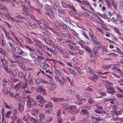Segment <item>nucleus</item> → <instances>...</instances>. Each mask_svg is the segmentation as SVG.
<instances>
[{"label": "nucleus", "instance_id": "f257e3e1", "mask_svg": "<svg viewBox=\"0 0 123 123\" xmlns=\"http://www.w3.org/2000/svg\"><path fill=\"white\" fill-rule=\"evenodd\" d=\"M13 51H14L17 54L21 55L23 56H25L27 55V53L23 51L19 47L15 48Z\"/></svg>", "mask_w": 123, "mask_h": 123}, {"label": "nucleus", "instance_id": "f03ea898", "mask_svg": "<svg viewBox=\"0 0 123 123\" xmlns=\"http://www.w3.org/2000/svg\"><path fill=\"white\" fill-rule=\"evenodd\" d=\"M25 104V102L24 101H22L20 103H18V110L20 113H21L24 111V106Z\"/></svg>", "mask_w": 123, "mask_h": 123}, {"label": "nucleus", "instance_id": "7ed1b4c3", "mask_svg": "<svg viewBox=\"0 0 123 123\" xmlns=\"http://www.w3.org/2000/svg\"><path fill=\"white\" fill-rule=\"evenodd\" d=\"M37 89L38 90V92L42 94L43 95H45L47 94L46 89L44 88V86H40L37 87Z\"/></svg>", "mask_w": 123, "mask_h": 123}, {"label": "nucleus", "instance_id": "20e7f679", "mask_svg": "<svg viewBox=\"0 0 123 123\" xmlns=\"http://www.w3.org/2000/svg\"><path fill=\"white\" fill-rule=\"evenodd\" d=\"M8 61L7 60L1 59L0 62V67H3L5 68L8 67Z\"/></svg>", "mask_w": 123, "mask_h": 123}, {"label": "nucleus", "instance_id": "39448f33", "mask_svg": "<svg viewBox=\"0 0 123 123\" xmlns=\"http://www.w3.org/2000/svg\"><path fill=\"white\" fill-rule=\"evenodd\" d=\"M91 76L88 77V78L94 82H96L97 80V79L99 78V76L97 74L93 73L91 74Z\"/></svg>", "mask_w": 123, "mask_h": 123}, {"label": "nucleus", "instance_id": "423d86ee", "mask_svg": "<svg viewBox=\"0 0 123 123\" xmlns=\"http://www.w3.org/2000/svg\"><path fill=\"white\" fill-rule=\"evenodd\" d=\"M36 105V102L34 101V99L32 98L30 99L29 102H27V105L28 108H30L31 107V105L35 106V105Z\"/></svg>", "mask_w": 123, "mask_h": 123}, {"label": "nucleus", "instance_id": "0eeeda50", "mask_svg": "<svg viewBox=\"0 0 123 123\" xmlns=\"http://www.w3.org/2000/svg\"><path fill=\"white\" fill-rule=\"evenodd\" d=\"M37 25L41 30L45 31L47 32V30L46 28L45 25L44 24L41 22H38L37 23Z\"/></svg>", "mask_w": 123, "mask_h": 123}, {"label": "nucleus", "instance_id": "6e6552de", "mask_svg": "<svg viewBox=\"0 0 123 123\" xmlns=\"http://www.w3.org/2000/svg\"><path fill=\"white\" fill-rule=\"evenodd\" d=\"M82 108L85 109L81 110V111L80 112L81 114H83L84 115H88L89 114V113L87 110L86 109H89L91 108L90 107L85 106L84 107H82Z\"/></svg>", "mask_w": 123, "mask_h": 123}, {"label": "nucleus", "instance_id": "1a4fd4ad", "mask_svg": "<svg viewBox=\"0 0 123 123\" xmlns=\"http://www.w3.org/2000/svg\"><path fill=\"white\" fill-rule=\"evenodd\" d=\"M97 108L98 109H96L95 110V112L98 114H105L106 112L104 110H103L100 111V110L99 109H102L103 108V107L102 106H96Z\"/></svg>", "mask_w": 123, "mask_h": 123}, {"label": "nucleus", "instance_id": "9d476101", "mask_svg": "<svg viewBox=\"0 0 123 123\" xmlns=\"http://www.w3.org/2000/svg\"><path fill=\"white\" fill-rule=\"evenodd\" d=\"M12 58L14 60V61H13L11 60V62L12 63L16 62L17 61H18L20 60L19 58H21V57L16 54H13L12 55Z\"/></svg>", "mask_w": 123, "mask_h": 123}, {"label": "nucleus", "instance_id": "9b49d317", "mask_svg": "<svg viewBox=\"0 0 123 123\" xmlns=\"http://www.w3.org/2000/svg\"><path fill=\"white\" fill-rule=\"evenodd\" d=\"M77 108V106L75 105H71L68 108V110L69 111H71L70 112L72 113L76 114L77 113V111H75V109Z\"/></svg>", "mask_w": 123, "mask_h": 123}, {"label": "nucleus", "instance_id": "f8f14e48", "mask_svg": "<svg viewBox=\"0 0 123 123\" xmlns=\"http://www.w3.org/2000/svg\"><path fill=\"white\" fill-rule=\"evenodd\" d=\"M0 53L2 55L5 56L6 58H7L8 57V54L6 50L3 48L0 47Z\"/></svg>", "mask_w": 123, "mask_h": 123}, {"label": "nucleus", "instance_id": "ddd939ff", "mask_svg": "<svg viewBox=\"0 0 123 123\" xmlns=\"http://www.w3.org/2000/svg\"><path fill=\"white\" fill-rule=\"evenodd\" d=\"M36 100H38V101L41 102V103H44L45 102V100L42 97L40 94H39L36 97Z\"/></svg>", "mask_w": 123, "mask_h": 123}, {"label": "nucleus", "instance_id": "4468645a", "mask_svg": "<svg viewBox=\"0 0 123 123\" xmlns=\"http://www.w3.org/2000/svg\"><path fill=\"white\" fill-rule=\"evenodd\" d=\"M49 38L47 37L43 39L44 41L48 44L53 45H54L53 43L51 40L49 39L48 38Z\"/></svg>", "mask_w": 123, "mask_h": 123}, {"label": "nucleus", "instance_id": "2eb2a0df", "mask_svg": "<svg viewBox=\"0 0 123 123\" xmlns=\"http://www.w3.org/2000/svg\"><path fill=\"white\" fill-rule=\"evenodd\" d=\"M10 14L8 13L3 14L1 13H0V16L4 19H6L8 18L9 17Z\"/></svg>", "mask_w": 123, "mask_h": 123}, {"label": "nucleus", "instance_id": "dca6fc26", "mask_svg": "<svg viewBox=\"0 0 123 123\" xmlns=\"http://www.w3.org/2000/svg\"><path fill=\"white\" fill-rule=\"evenodd\" d=\"M51 99L54 102H61L64 100V99L63 98H51Z\"/></svg>", "mask_w": 123, "mask_h": 123}, {"label": "nucleus", "instance_id": "f3484780", "mask_svg": "<svg viewBox=\"0 0 123 123\" xmlns=\"http://www.w3.org/2000/svg\"><path fill=\"white\" fill-rule=\"evenodd\" d=\"M56 86V84L55 83H53L49 85L48 87V88L49 91H51L55 88Z\"/></svg>", "mask_w": 123, "mask_h": 123}, {"label": "nucleus", "instance_id": "a211bd4d", "mask_svg": "<svg viewBox=\"0 0 123 123\" xmlns=\"http://www.w3.org/2000/svg\"><path fill=\"white\" fill-rule=\"evenodd\" d=\"M59 25L60 27L62 29L66 31L68 30L67 26L61 22L59 24Z\"/></svg>", "mask_w": 123, "mask_h": 123}, {"label": "nucleus", "instance_id": "6ab92c4d", "mask_svg": "<svg viewBox=\"0 0 123 123\" xmlns=\"http://www.w3.org/2000/svg\"><path fill=\"white\" fill-rule=\"evenodd\" d=\"M24 38L25 39L26 41L28 43L31 44H33L34 43V42L32 40L31 38L25 36H24Z\"/></svg>", "mask_w": 123, "mask_h": 123}, {"label": "nucleus", "instance_id": "aec40b11", "mask_svg": "<svg viewBox=\"0 0 123 123\" xmlns=\"http://www.w3.org/2000/svg\"><path fill=\"white\" fill-rule=\"evenodd\" d=\"M21 87V82H20L19 83L16 84L14 86V88L16 91H18Z\"/></svg>", "mask_w": 123, "mask_h": 123}, {"label": "nucleus", "instance_id": "412c9836", "mask_svg": "<svg viewBox=\"0 0 123 123\" xmlns=\"http://www.w3.org/2000/svg\"><path fill=\"white\" fill-rule=\"evenodd\" d=\"M105 85L106 88H107V87H111V86H112L113 84L112 83L107 80H105Z\"/></svg>", "mask_w": 123, "mask_h": 123}, {"label": "nucleus", "instance_id": "4be33fe9", "mask_svg": "<svg viewBox=\"0 0 123 123\" xmlns=\"http://www.w3.org/2000/svg\"><path fill=\"white\" fill-rule=\"evenodd\" d=\"M106 89L107 91H109L108 93H113L115 92L114 91L115 90V89L113 87H107Z\"/></svg>", "mask_w": 123, "mask_h": 123}, {"label": "nucleus", "instance_id": "5701e85b", "mask_svg": "<svg viewBox=\"0 0 123 123\" xmlns=\"http://www.w3.org/2000/svg\"><path fill=\"white\" fill-rule=\"evenodd\" d=\"M61 4L62 6L64 8H67L68 7V8H70L72 7V6L70 4H67L62 2H61Z\"/></svg>", "mask_w": 123, "mask_h": 123}, {"label": "nucleus", "instance_id": "b1692460", "mask_svg": "<svg viewBox=\"0 0 123 123\" xmlns=\"http://www.w3.org/2000/svg\"><path fill=\"white\" fill-rule=\"evenodd\" d=\"M83 48L88 53H91L92 52V50L90 47L87 46H84Z\"/></svg>", "mask_w": 123, "mask_h": 123}, {"label": "nucleus", "instance_id": "393cba45", "mask_svg": "<svg viewBox=\"0 0 123 123\" xmlns=\"http://www.w3.org/2000/svg\"><path fill=\"white\" fill-rule=\"evenodd\" d=\"M89 36L91 38L93 41V44L94 43V42H95L97 41H96L97 39L96 37L93 35L91 34V33H90L89 34Z\"/></svg>", "mask_w": 123, "mask_h": 123}, {"label": "nucleus", "instance_id": "a878e982", "mask_svg": "<svg viewBox=\"0 0 123 123\" xmlns=\"http://www.w3.org/2000/svg\"><path fill=\"white\" fill-rule=\"evenodd\" d=\"M18 116L17 114H12L11 116V119L12 120V121H14L15 122L18 119Z\"/></svg>", "mask_w": 123, "mask_h": 123}, {"label": "nucleus", "instance_id": "bb28decb", "mask_svg": "<svg viewBox=\"0 0 123 123\" xmlns=\"http://www.w3.org/2000/svg\"><path fill=\"white\" fill-rule=\"evenodd\" d=\"M12 111H8L5 114V117L6 118H9L10 117V115L12 114Z\"/></svg>", "mask_w": 123, "mask_h": 123}, {"label": "nucleus", "instance_id": "cd10ccee", "mask_svg": "<svg viewBox=\"0 0 123 123\" xmlns=\"http://www.w3.org/2000/svg\"><path fill=\"white\" fill-rule=\"evenodd\" d=\"M37 55L35 52V51L32 52L30 53V56L35 59L37 58Z\"/></svg>", "mask_w": 123, "mask_h": 123}, {"label": "nucleus", "instance_id": "c85d7f7f", "mask_svg": "<svg viewBox=\"0 0 123 123\" xmlns=\"http://www.w3.org/2000/svg\"><path fill=\"white\" fill-rule=\"evenodd\" d=\"M34 62L35 63L36 65H38L40 63H42V61L40 60L37 58L35 59L34 60Z\"/></svg>", "mask_w": 123, "mask_h": 123}, {"label": "nucleus", "instance_id": "c756f323", "mask_svg": "<svg viewBox=\"0 0 123 123\" xmlns=\"http://www.w3.org/2000/svg\"><path fill=\"white\" fill-rule=\"evenodd\" d=\"M42 68L43 69L46 70L48 68H50L49 65L46 63L42 66Z\"/></svg>", "mask_w": 123, "mask_h": 123}, {"label": "nucleus", "instance_id": "7c9ffc66", "mask_svg": "<svg viewBox=\"0 0 123 123\" xmlns=\"http://www.w3.org/2000/svg\"><path fill=\"white\" fill-rule=\"evenodd\" d=\"M8 67H6V68H5L4 69V70L6 72L9 73L10 74H11L12 71V70L11 68H9L8 69Z\"/></svg>", "mask_w": 123, "mask_h": 123}, {"label": "nucleus", "instance_id": "2f4dec72", "mask_svg": "<svg viewBox=\"0 0 123 123\" xmlns=\"http://www.w3.org/2000/svg\"><path fill=\"white\" fill-rule=\"evenodd\" d=\"M88 102L89 104H92L95 103V101L92 98L90 97L88 99Z\"/></svg>", "mask_w": 123, "mask_h": 123}, {"label": "nucleus", "instance_id": "473e14b6", "mask_svg": "<svg viewBox=\"0 0 123 123\" xmlns=\"http://www.w3.org/2000/svg\"><path fill=\"white\" fill-rule=\"evenodd\" d=\"M6 96L8 97H10L11 98H15V95L13 93L11 92L10 91L9 92V93H7L6 95Z\"/></svg>", "mask_w": 123, "mask_h": 123}, {"label": "nucleus", "instance_id": "72a5a7b5", "mask_svg": "<svg viewBox=\"0 0 123 123\" xmlns=\"http://www.w3.org/2000/svg\"><path fill=\"white\" fill-rule=\"evenodd\" d=\"M25 46L27 50H28L30 51L31 52H34V51H35L34 49H33L32 48L30 47L29 46L25 45Z\"/></svg>", "mask_w": 123, "mask_h": 123}, {"label": "nucleus", "instance_id": "f704fd0d", "mask_svg": "<svg viewBox=\"0 0 123 123\" xmlns=\"http://www.w3.org/2000/svg\"><path fill=\"white\" fill-rule=\"evenodd\" d=\"M86 5L89 6V8L90 9H91L92 11H94V9L92 8V7L91 6V5L90 4V3L88 1H86Z\"/></svg>", "mask_w": 123, "mask_h": 123}, {"label": "nucleus", "instance_id": "c9c22d12", "mask_svg": "<svg viewBox=\"0 0 123 123\" xmlns=\"http://www.w3.org/2000/svg\"><path fill=\"white\" fill-rule=\"evenodd\" d=\"M62 36L63 37L67 36L68 38H70L71 36L69 34L67 33H62Z\"/></svg>", "mask_w": 123, "mask_h": 123}, {"label": "nucleus", "instance_id": "e433bc0d", "mask_svg": "<svg viewBox=\"0 0 123 123\" xmlns=\"http://www.w3.org/2000/svg\"><path fill=\"white\" fill-rule=\"evenodd\" d=\"M53 32L54 34L57 36L61 38H63L62 36V33H59L58 32L54 31V30L53 31Z\"/></svg>", "mask_w": 123, "mask_h": 123}, {"label": "nucleus", "instance_id": "4c0bfd02", "mask_svg": "<svg viewBox=\"0 0 123 123\" xmlns=\"http://www.w3.org/2000/svg\"><path fill=\"white\" fill-rule=\"evenodd\" d=\"M5 106L7 109L10 110H12L13 109L12 107H10L6 102H4Z\"/></svg>", "mask_w": 123, "mask_h": 123}, {"label": "nucleus", "instance_id": "58836bf2", "mask_svg": "<svg viewBox=\"0 0 123 123\" xmlns=\"http://www.w3.org/2000/svg\"><path fill=\"white\" fill-rule=\"evenodd\" d=\"M93 52L95 57L98 56L99 53V51L98 50L94 49L93 50Z\"/></svg>", "mask_w": 123, "mask_h": 123}, {"label": "nucleus", "instance_id": "ea45409f", "mask_svg": "<svg viewBox=\"0 0 123 123\" xmlns=\"http://www.w3.org/2000/svg\"><path fill=\"white\" fill-rule=\"evenodd\" d=\"M48 6L50 8H51V7H52L55 10L57 8V6H56L55 4L54 3H51V7L50 6Z\"/></svg>", "mask_w": 123, "mask_h": 123}, {"label": "nucleus", "instance_id": "a19ab883", "mask_svg": "<svg viewBox=\"0 0 123 123\" xmlns=\"http://www.w3.org/2000/svg\"><path fill=\"white\" fill-rule=\"evenodd\" d=\"M97 30L98 31V32L101 34L103 35L105 33V31H103L102 30L100 29L97 28H96Z\"/></svg>", "mask_w": 123, "mask_h": 123}, {"label": "nucleus", "instance_id": "79ce46f5", "mask_svg": "<svg viewBox=\"0 0 123 123\" xmlns=\"http://www.w3.org/2000/svg\"><path fill=\"white\" fill-rule=\"evenodd\" d=\"M32 9L34 10H36V11L37 12H38V13L39 14H42L43 13V12L40 9H37L35 8L34 9L32 8Z\"/></svg>", "mask_w": 123, "mask_h": 123}, {"label": "nucleus", "instance_id": "37998d69", "mask_svg": "<svg viewBox=\"0 0 123 123\" xmlns=\"http://www.w3.org/2000/svg\"><path fill=\"white\" fill-rule=\"evenodd\" d=\"M44 114H41L39 115V119L40 121H41L42 120L44 119L45 118Z\"/></svg>", "mask_w": 123, "mask_h": 123}, {"label": "nucleus", "instance_id": "c03bdc74", "mask_svg": "<svg viewBox=\"0 0 123 123\" xmlns=\"http://www.w3.org/2000/svg\"><path fill=\"white\" fill-rule=\"evenodd\" d=\"M25 4L27 5L28 6L30 7L31 6V0H25Z\"/></svg>", "mask_w": 123, "mask_h": 123}, {"label": "nucleus", "instance_id": "a18cd8bd", "mask_svg": "<svg viewBox=\"0 0 123 123\" xmlns=\"http://www.w3.org/2000/svg\"><path fill=\"white\" fill-rule=\"evenodd\" d=\"M83 54L82 51L80 49H79V51L75 53V55L80 54L83 55Z\"/></svg>", "mask_w": 123, "mask_h": 123}, {"label": "nucleus", "instance_id": "49530a36", "mask_svg": "<svg viewBox=\"0 0 123 123\" xmlns=\"http://www.w3.org/2000/svg\"><path fill=\"white\" fill-rule=\"evenodd\" d=\"M5 35L6 37L9 40H11L12 39L11 37L10 36L9 34L7 32H6V33Z\"/></svg>", "mask_w": 123, "mask_h": 123}, {"label": "nucleus", "instance_id": "de8ad7c7", "mask_svg": "<svg viewBox=\"0 0 123 123\" xmlns=\"http://www.w3.org/2000/svg\"><path fill=\"white\" fill-rule=\"evenodd\" d=\"M19 66L20 67H21L23 70H25V65L23 63L21 62L19 63Z\"/></svg>", "mask_w": 123, "mask_h": 123}, {"label": "nucleus", "instance_id": "09e8293b", "mask_svg": "<svg viewBox=\"0 0 123 123\" xmlns=\"http://www.w3.org/2000/svg\"><path fill=\"white\" fill-rule=\"evenodd\" d=\"M32 40L35 43H41L40 41L36 38H33Z\"/></svg>", "mask_w": 123, "mask_h": 123}, {"label": "nucleus", "instance_id": "8fccbe9b", "mask_svg": "<svg viewBox=\"0 0 123 123\" xmlns=\"http://www.w3.org/2000/svg\"><path fill=\"white\" fill-rule=\"evenodd\" d=\"M101 117H98L97 118L95 121V123H99L100 120H103V118H101Z\"/></svg>", "mask_w": 123, "mask_h": 123}, {"label": "nucleus", "instance_id": "3c124183", "mask_svg": "<svg viewBox=\"0 0 123 123\" xmlns=\"http://www.w3.org/2000/svg\"><path fill=\"white\" fill-rule=\"evenodd\" d=\"M109 66L108 65H104L102 66V68L105 70H107L109 68Z\"/></svg>", "mask_w": 123, "mask_h": 123}, {"label": "nucleus", "instance_id": "603ef678", "mask_svg": "<svg viewBox=\"0 0 123 123\" xmlns=\"http://www.w3.org/2000/svg\"><path fill=\"white\" fill-rule=\"evenodd\" d=\"M28 84L25 82L24 83L23 85H22V87L23 89H25V88L27 87Z\"/></svg>", "mask_w": 123, "mask_h": 123}, {"label": "nucleus", "instance_id": "864d4df0", "mask_svg": "<svg viewBox=\"0 0 123 123\" xmlns=\"http://www.w3.org/2000/svg\"><path fill=\"white\" fill-rule=\"evenodd\" d=\"M53 104L51 102H48L46 105V108H50L52 106Z\"/></svg>", "mask_w": 123, "mask_h": 123}, {"label": "nucleus", "instance_id": "5fc2aeb1", "mask_svg": "<svg viewBox=\"0 0 123 123\" xmlns=\"http://www.w3.org/2000/svg\"><path fill=\"white\" fill-rule=\"evenodd\" d=\"M2 92L4 94L6 93L7 94V93L9 92L8 91V89L6 87L4 88V89L2 90Z\"/></svg>", "mask_w": 123, "mask_h": 123}, {"label": "nucleus", "instance_id": "6e6d98bb", "mask_svg": "<svg viewBox=\"0 0 123 123\" xmlns=\"http://www.w3.org/2000/svg\"><path fill=\"white\" fill-rule=\"evenodd\" d=\"M62 108L64 110L68 109V107L66 104H63L62 105Z\"/></svg>", "mask_w": 123, "mask_h": 123}, {"label": "nucleus", "instance_id": "4d7b16f0", "mask_svg": "<svg viewBox=\"0 0 123 123\" xmlns=\"http://www.w3.org/2000/svg\"><path fill=\"white\" fill-rule=\"evenodd\" d=\"M68 28L71 33L73 34H74L75 33V31L72 29L70 27H68Z\"/></svg>", "mask_w": 123, "mask_h": 123}, {"label": "nucleus", "instance_id": "13d9d810", "mask_svg": "<svg viewBox=\"0 0 123 123\" xmlns=\"http://www.w3.org/2000/svg\"><path fill=\"white\" fill-rule=\"evenodd\" d=\"M14 39L16 41L18 44L21 42L20 41V40L22 41H23L22 39L20 38H19L18 39L17 37H16Z\"/></svg>", "mask_w": 123, "mask_h": 123}, {"label": "nucleus", "instance_id": "bf43d9fd", "mask_svg": "<svg viewBox=\"0 0 123 123\" xmlns=\"http://www.w3.org/2000/svg\"><path fill=\"white\" fill-rule=\"evenodd\" d=\"M64 19L66 21V22L68 23L71 24V22L69 19L67 17H64Z\"/></svg>", "mask_w": 123, "mask_h": 123}, {"label": "nucleus", "instance_id": "052dcab7", "mask_svg": "<svg viewBox=\"0 0 123 123\" xmlns=\"http://www.w3.org/2000/svg\"><path fill=\"white\" fill-rule=\"evenodd\" d=\"M74 49L73 50V51H75V52L79 51V47L77 46H74Z\"/></svg>", "mask_w": 123, "mask_h": 123}, {"label": "nucleus", "instance_id": "680f3d73", "mask_svg": "<svg viewBox=\"0 0 123 123\" xmlns=\"http://www.w3.org/2000/svg\"><path fill=\"white\" fill-rule=\"evenodd\" d=\"M93 44H96L97 45V47L98 48H100L101 47V43L97 41L95 42Z\"/></svg>", "mask_w": 123, "mask_h": 123}, {"label": "nucleus", "instance_id": "e2e57ef3", "mask_svg": "<svg viewBox=\"0 0 123 123\" xmlns=\"http://www.w3.org/2000/svg\"><path fill=\"white\" fill-rule=\"evenodd\" d=\"M56 10L60 13H63L65 12V11L64 10H62L58 8H57V9H56Z\"/></svg>", "mask_w": 123, "mask_h": 123}, {"label": "nucleus", "instance_id": "0e129e2a", "mask_svg": "<svg viewBox=\"0 0 123 123\" xmlns=\"http://www.w3.org/2000/svg\"><path fill=\"white\" fill-rule=\"evenodd\" d=\"M41 82L46 84H48L49 83L48 81H47L46 80L42 79H41Z\"/></svg>", "mask_w": 123, "mask_h": 123}, {"label": "nucleus", "instance_id": "69168bd1", "mask_svg": "<svg viewBox=\"0 0 123 123\" xmlns=\"http://www.w3.org/2000/svg\"><path fill=\"white\" fill-rule=\"evenodd\" d=\"M48 60L49 61H52L55 64H56L57 63H58V61L56 59L53 60L50 59H49Z\"/></svg>", "mask_w": 123, "mask_h": 123}, {"label": "nucleus", "instance_id": "338daca9", "mask_svg": "<svg viewBox=\"0 0 123 123\" xmlns=\"http://www.w3.org/2000/svg\"><path fill=\"white\" fill-rule=\"evenodd\" d=\"M8 44L12 48L13 50L15 48L13 44L10 42H9Z\"/></svg>", "mask_w": 123, "mask_h": 123}, {"label": "nucleus", "instance_id": "774afa93", "mask_svg": "<svg viewBox=\"0 0 123 123\" xmlns=\"http://www.w3.org/2000/svg\"><path fill=\"white\" fill-rule=\"evenodd\" d=\"M28 26H30L31 27L33 28H35L36 27V25L31 23H29L28 24Z\"/></svg>", "mask_w": 123, "mask_h": 123}]
</instances>
